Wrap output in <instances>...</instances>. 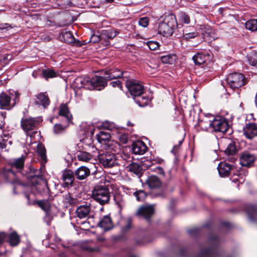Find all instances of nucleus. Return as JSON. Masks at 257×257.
<instances>
[{
	"mask_svg": "<svg viewBox=\"0 0 257 257\" xmlns=\"http://www.w3.org/2000/svg\"><path fill=\"white\" fill-rule=\"evenodd\" d=\"M30 169L31 172L27 176V178L31 180L32 184V190L38 194H42L47 192L49 189L47 186V180L36 175L37 170L35 169L30 168Z\"/></svg>",
	"mask_w": 257,
	"mask_h": 257,
	"instance_id": "1",
	"label": "nucleus"
},
{
	"mask_svg": "<svg viewBox=\"0 0 257 257\" xmlns=\"http://www.w3.org/2000/svg\"><path fill=\"white\" fill-rule=\"evenodd\" d=\"M177 26V23L175 15L173 14L166 16L162 22L160 23L158 32L165 37L171 36L174 30Z\"/></svg>",
	"mask_w": 257,
	"mask_h": 257,
	"instance_id": "2",
	"label": "nucleus"
},
{
	"mask_svg": "<svg viewBox=\"0 0 257 257\" xmlns=\"http://www.w3.org/2000/svg\"><path fill=\"white\" fill-rule=\"evenodd\" d=\"M76 81L81 83L80 87L87 89H95L98 90L102 89L106 85V79L101 76H95L92 79L89 78H77Z\"/></svg>",
	"mask_w": 257,
	"mask_h": 257,
	"instance_id": "3",
	"label": "nucleus"
},
{
	"mask_svg": "<svg viewBox=\"0 0 257 257\" xmlns=\"http://www.w3.org/2000/svg\"><path fill=\"white\" fill-rule=\"evenodd\" d=\"M92 196L93 199L103 205L108 203L110 194L107 188L99 185L94 188L92 191Z\"/></svg>",
	"mask_w": 257,
	"mask_h": 257,
	"instance_id": "4",
	"label": "nucleus"
},
{
	"mask_svg": "<svg viewBox=\"0 0 257 257\" xmlns=\"http://www.w3.org/2000/svg\"><path fill=\"white\" fill-rule=\"evenodd\" d=\"M218 243L219 240L216 236H211L207 242L208 247L201 246L197 257H214L215 255V248Z\"/></svg>",
	"mask_w": 257,
	"mask_h": 257,
	"instance_id": "5",
	"label": "nucleus"
},
{
	"mask_svg": "<svg viewBox=\"0 0 257 257\" xmlns=\"http://www.w3.org/2000/svg\"><path fill=\"white\" fill-rule=\"evenodd\" d=\"M98 159L101 165L105 168H112L118 165L115 155L109 152L100 154Z\"/></svg>",
	"mask_w": 257,
	"mask_h": 257,
	"instance_id": "6",
	"label": "nucleus"
},
{
	"mask_svg": "<svg viewBox=\"0 0 257 257\" xmlns=\"http://www.w3.org/2000/svg\"><path fill=\"white\" fill-rule=\"evenodd\" d=\"M212 118L211 132L225 133L228 129V122L225 118L221 116L210 115Z\"/></svg>",
	"mask_w": 257,
	"mask_h": 257,
	"instance_id": "7",
	"label": "nucleus"
},
{
	"mask_svg": "<svg viewBox=\"0 0 257 257\" xmlns=\"http://www.w3.org/2000/svg\"><path fill=\"white\" fill-rule=\"evenodd\" d=\"M226 81L229 87L235 89L245 84V79L242 74L234 73L230 74L226 78Z\"/></svg>",
	"mask_w": 257,
	"mask_h": 257,
	"instance_id": "8",
	"label": "nucleus"
},
{
	"mask_svg": "<svg viewBox=\"0 0 257 257\" xmlns=\"http://www.w3.org/2000/svg\"><path fill=\"white\" fill-rule=\"evenodd\" d=\"M125 85L132 96H140L143 94L144 90V86L136 81L132 80H127L126 82Z\"/></svg>",
	"mask_w": 257,
	"mask_h": 257,
	"instance_id": "9",
	"label": "nucleus"
},
{
	"mask_svg": "<svg viewBox=\"0 0 257 257\" xmlns=\"http://www.w3.org/2000/svg\"><path fill=\"white\" fill-rule=\"evenodd\" d=\"M78 217L84 219L89 217L93 213V210L90 203L86 202L84 204L79 206L76 211Z\"/></svg>",
	"mask_w": 257,
	"mask_h": 257,
	"instance_id": "10",
	"label": "nucleus"
},
{
	"mask_svg": "<svg viewBox=\"0 0 257 257\" xmlns=\"http://www.w3.org/2000/svg\"><path fill=\"white\" fill-rule=\"evenodd\" d=\"M154 212L153 205H145L141 206L136 213V215L149 220Z\"/></svg>",
	"mask_w": 257,
	"mask_h": 257,
	"instance_id": "11",
	"label": "nucleus"
},
{
	"mask_svg": "<svg viewBox=\"0 0 257 257\" xmlns=\"http://www.w3.org/2000/svg\"><path fill=\"white\" fill-rule=\"evenodd\" d=\"M75 173L70 169H66L63 171L62 175L63 186L69 187L72 186L75 180Z\"/></svg>",
	"mask_w": 257,
	"mask_h": 257,
	"instance_id": "12",
	"label": "nucleus"
},
{
	"mask_svg": "<svg viewBox=\"0 0 257 257\" xmlns=\"http://www.w3.org/2000/svg\"><path fill=\"white\" fill-rule=\"evenodd\" d=\"M38 123V121L34 118H23L21 120V126L27 133L35 129Z\"/></svg>",
	"mask_w": 257,
	"mask_h": 257,
	"instance_id": "13",
	"label": "nucleus"
},
{
	"mask_svg": "<svg viewBox=\"0 0 257 257\" xmlns=\"http://www.w3.org/2000/svg\"><path fill=\"white\" fill-rule=\"evenodd\" d=\"M119 34V32L115 29L103 30L100 34L101 42L105 46L109 45V39H113Z\"/></svg>",
	"mask_w": 257,
	"mask_h": 257,
	"instance_id": "14",
	"label": "nucleus"
},
{
	"mask_svg": "<svg viewBox=\"0 0 257 257\" xmlns=\"http://www.w3.org/2000/svg\"><path fill=\"white\" fill-rule=\"evenodd\" d=\"M255 157L248 152H243L240 156V164L242 166L250 167L253 164Z\"/></svg>",
	"mask_w": 257,
	"mask_h": 257,
	"instance_id": "15",
	"label": "nucleus"
},
{
	"mask_svg": "<svg viewBox=\"0 0 257 257\" xmlns=\"http://www.w3.org/2000/svg\"><path fill=\"white\" fill-rule=\"evenodd\" d=\"M243 134L249 139L257 136V125L255 123H248L243 127Z\"/></svg>",
	"mask_w": 257,
	"mask_h": 257,
	"instance_id": "16",
	"label": "nucleus"
},
{
	"mask_svg": "<svg viewBox=\"0 0 257 257\" xmlns=\"http://www.w3.org/2000/svg\"><path fill=\"white\" fill-rule=\"evenodd\" d=\"M25 157L22 156L20 158L12 159L10 161L9 164L11 168L14 170L16 169L17 172H21L24 168Z\"/></svg>",
	"mask_w": 257,
	"mask_h": 257,
	"instance_id": "17",
	"label": "nucleus"
},
{
	"mask_svg": "<svg viewBox=\"0 0 257 257\" xmlns=\"http://www.w3.org/2000/svg\"><path fill=\"white\" fill-rule=\"evenodd\" d=\"M219 175L222 177L229 175L231 170L233 169V166L227 162H220L217 167Z\"/></svg>",
	"mask_w": 257,
	"mask_h": 257,
	"instance_id": "18",
	"label": "nucleus"
},
{
	"mask_svg": "<svg viewBox=\"0 0 257 257\" xmlns=\"http://www.w3.org/2000/svg\"><path fill=\"white\" fill-rule=\"evenodd\" d=\"M1 175L8 182L13 183L16 180V174L11 168H5Z\"/></svg>",
	"mask_w": 257,
	"mask_h": 257,
	"instance_id": "19",
	"label": "nucleus"
},
{
	"mask_svg": "<svg viewBox=\"0 0 257 257\" xmlns=\"http://www.w3.org/2000/svg\"><path fill=\"white\" fill-rule=\"evenodd\" d=\"M97 226L103 229L104 231L110 230L113 227L111 219L108 215L101 218L97 223Z\"/></svg>",
	"mask_w": 257,
	"mask_h": 257,
	"instance_id": "20",
	"label": "nucleus"
},
{
	"mask_svg": "<svg viewBox=\"0 0 257 257\" xmlns=\"http://www.w3.org/2000/svg\"><path fill=\"white\" fill-rule=\"evenodd\" d=\"M35 102L36 104L42 105L45 108L49 105L50 101L47 94L45 93H40L36 96Z\"/></svg>",
	"mask_w": 257,
	"mask_h": 257,
	"instance_id": "21",
	"label": "nucleus"
},
{
	"mask_svg": "<svg viewBox=\"0 0 257 257\" xmlns=\"http://www.w3.org/2000/svg\"><path fill=\"white\" fill-rule=\"evenodd\" d=\"M210 58V56L209 54H204L198 53L192 57V60L196 65H200L206 63L207 61H209Z\"/></svg>",
	"mask_w": 257,
	"mask_h": 257,
	"instance_id": "22",
	"label": "nucleus"
},
{
	"mask_svg": "<svg viewBox=\"0 0 257 257\" xmlns=\"http://www.w3.org/2000/svg\"><path fill=\"white\" fill-rule=\"evenodd\" d=\"M74 173L77 179L82 180L89 176L90 173L88 168L85 166H81L75 170Z\"/></svg>",
	"mask_w": 257,
	"mask_h": 257,
	"instance_id": "23",
	"label": "nucleus"
},
{
	"mask_svg": "<svg viewBox=\"0 0 257 257\" xmlns=\"http://www.w3.org/2000/svg\"><path fill=\"white\" fill-rule=\"evenodd\" d=\"M147 149L146 145L143 142L135 143L132 146L133 153L136 155L144 154Z\"/></svg>",
	"mask_w": 257,
	"mask_h": 257,
	"instance_id": "24",
	"label": "nucleus"
},
{
	"mask_svg": "<svg viewBox=\"0 0 257 257\" xmlns=\"http://www.w3.org/2000/svg\"><path fill=\"white\" fill-rule=\"evenodd\" d=\"M2 135L0 136V149H6L8 146L12 144V141L9 140L10 135L8 132H5L2 130Z\"/></svg>",
	"mask_w": 257,
	"mask_h": 257,
	"instance_id": "25",
	"label": "nucleus"
},
{
	"mask_svg": "<svg viewBox=\"0 0 257 257\" xmlns=\"http://www.w3.org/2000/svg\"><path fill=\"white\" fill-rule=\"evenodd\" d=\"M210 115L211 114L206 115L205 117L200 122V125L201 128L204 131L211 132L212 125H210V123H212V118H211Z\"/></svg>",
	"mask_w": 257,
	"mask_h": 257,
	"instance_id": "26",
	"label": "nucleus"
},
{
	"mask_svg": "<svg viewBox=\"0 0 257 257\" xmlns=\"http://www.w3.org/2000/svg\"><path fill=\"white\" fill-rule=\"evenodd\" d=\"M59 114L61 116H64L66 118L68 124L71 122L72 116L70 113L68 106L66 104H63L61 105L59 109Z\"/></svg>",
	"mask_w": 257,
	"mask_h": 257,
	"instance_id": "27",
	"label": "nucleus"
},
{
	"mask_svg": "<svg viewBox=\"0 0 257 257\" xmlns=\"http://www.w3.org/2000/svg\"><path fill=\"white\" fill-rule=\"evenodd\" d=\"M147 184L151 189L159 188L161 186V182L160 179L155 176L149 177L147 181Z\"/></svg>",
	"mask_w": 257,
	"mask_h": 257,
	"instance_id": "28",
	"label": "nucleus"
},
{
	"mask_svg": "<svg viewBox=\"0 0 257 257\" xmlns=\"http://www.w3.org/2000/svg\"><path fill=\"white\" fill-rule=\"evenodd\" d=\"M105 79L107 80H111L112 79H116L120 77L122 73L119 70L115 69L114 70H107L105 72Z\"/></svg>",
	"mask_w": 257,
	"mask_h": 257,
	"instance_id": "29",
	"label": "nucleus"
},
{
	"mask_svg": "<svg viewBox=\"0 0 257 257\" xmlns=\"http://www.w3.org/2000/svg\"><path fill=\"white\" fill-rule=\"evenodd\" d=\"M11 97L6 94L5 93H2L0 95V105L2 108H7V107L11 105Z\"/></svg>",
	"mask_w": 257,
	"mask_h": 257,
	"instance_id": "30",
	"label": "nucleus"
},
{
	"mask_svg": "<svg viewBox=\"0 0 257 257\" xmlns=\"http://www.w3.org/2000/svg\"><path fill=\"white\" fill-rule=\"evenodd\" d=\"M127 168L130 171L133 172L137 175H139L142 173V166L138 163L132 162L127 166Z\"/></svg>",
	"mask_w": 257,
	"mask_h": 257,
	"instance_id": "31",
	"label": "nucleus"
},
{
	"mask_svg": "<svg viewBox=\"0 0 257 257\" xmlns=\"http://www.w3.org/2000/svg\"><path fill=\"white\" fill-rule=\"evenodd\" d=\"M20 241V237L16 232L14 231L9 235V242L11 245L16 246Z\"/></svg>",
	"mask_w": 257,
	"mask_h": 257,
	"instance_id": "32",
	"label": "nucleus"
},
{
	"mask_svg": "<svg viewBox=\"0 0 257 257\" xmlns=\"http://www.w3.org/2000/svg\"><path fill=\"white\" fill-rule=\"evenodd\" d=\"M97 139L101 144H106L109 141L110 136L109 134L101 131L97 135Z\"/></svg>",
	"mask_w": 257,
	"mask_h": 257,
	"instance_id": "33",
	"label": "nucleus"
},
{
	"mask_svg": "<svg viewBox=\"0 0 257 257\" xmlns=\"http://www.w3.org/2000/svg\"><path fill=\"white\" fill-rule=\"evenodd\" d=\"M225 153L228 156H233L237 152V149L234 142H231L227 146V147L224 151Z\"/></svg>",
	"mask_w": 257,
	"mask_h": 257,
	"instance_id": "34",
	"label": "nucleus"
},
{
	"mask_svg": "<svg viewBox=\"0 0 257 257\" xmlns=\"http://www.w3.org/2000/svg\"><path fill=\"white\" fill-rule=\"evenodd\" d=\"M77 158L79 161L83 162H88L92 158V155L85 151L80 152L77 155Z\"/></svg>",
	"mask_w": 257,
	"mask_h": 257,
	"instance_id": "35",
	"label": "nucleus"
},
{
	"mask_svg": "<svg viewBox=\"0 0 257 257\" xmlns=\"http://www.w3.org/2000/svg\"><path fill=\"white\" fill-rule=\"evenodd\" d=\"M160 59L163 63L171 64L175 61L176 56L174 55H164L161 56Z\"/></svg>",
	"mask_w": 257,
	"mask_h": 257,
	"instance_id": "36",
	"label": "nucleus"
},
{
	"mask_svg": "<svg viewBox=\"0 0 257 257\" xmlns=\"http://www.w3.org/2000/svg\"><path fill=\"white\" fill-rule=\"evenodd\" d=\"M62 39L67 43H73L75 42V38L69 32H65L62 33Z\"/></svg>",
	"mask_w": 257,
	"mask_h": 257,
	"instance_id": "37",
	"label": "nucleus"
},
{
	"mask_svg": "<svg viewBox=\"0 0 257 257\" xmlns=\"http://www.w3.org/2000/svg\"><path fill=\"white\" fill-rule=\"evenodd\" d=\"M245 28L251 31H257V19H252L246 22Z\"/></svg>",
	"mask_w": 257,
	"mask_h": 257,
	"instance_id": "38",
	"label": "nucleus"
},
{
	"mask_svg": "<svg viewBox=\"0 0 257 257\" xmlns=\"http://www.w3.org/2000/svg\"><path fill=\"white\" fill-rule=\"evenodd\" d=\"M248 63L255 67H257V52H254L247 56Z\"/></svg>",
	"mask_w": 257,
	"mask_h": 257,
	"instance_id": "39",
	"label": "nucleus"
},
{
	"mask_svg": "<svg viewBox=\"0 0 257 257\" xmlns=\"http://www.w3.org/2000/svg\"><path fill=\"white\" fill-rule=\"evenodd\" d=\"M68 124L65 126H63L61 124H55L54 125L53 132L56 135H59L62 134L67 127Z\"/></svg>",
	"mask_w": 257,
	"mask_h": 257,
	"instance_id": "40",
	"label": "nucleus"
},
{
	"mask_svg": "<svg viewBox=\"0 0 257 257\" xmlns=\"http://www.w3.org/2000/svg\"><path fill=\"white\" fill-rule=\"evenodd\" d=\"M37 204L46 212H47L50 208V203L47 200L38 201Z\"/></svg>",
	"mask_w": 257,
	"mask_h": 257,
	"instance_id": "41",
	"label": "nucleus"
},
{
	"mask_svg": "<svg viewBox=\"0 0 257 257\" xmlns=\"http://www.w3.org/2000/svg\"><path fill=\"white\" fill-rule=\"evenodd\" d=\"M43 76L46 78L48 79L49 78H53L56 76V72L51 69H45L43 70L42 72Z\"/></svg>",
	"mask_w": 257,
	"mask_h": 257,
	"instance_id": "42",
	"label": "nucleus"
},
{
	"mask_svg": "<svg viewBox=\"0 0 257 257\" xmlns=\"http://www.w3.org/2000/svg\"><path fill=\"white\" fill-rule=\"evenodd\" d=\"M37 153L43 160L46 158V150L44 147L41 144H39L37 146Z\"/></svg>",
	"mask_w": 257,
	"mask_h": 257,
	"instance_id": "43",
	"label": "nucleus"
},
{
	"mask_svg": "<svg viewBox=\"0 0 257 257\" xmlns=\"http://www.w3.org/2000/svg\"><path fill=\"white\" fill-rule=\"evenodd\" d=\"M133 194L138 201H143L146 197V193L142 190L136 191Z\"/></svg>",
	"mask_w": 257,
	"mask_h": 257,
	"instance_id": "44",
	"label": "nucleus"
},
{
	"mask_svg": "<svg viewBox=\"0 0 257 257\" xmlns=\"http://www.w3.org/2000/svg\"><path fill=\"white\" fill-rule=\"evenodd\" d=\"M147 45L151 50H156L159 47V44L156 41H149L148 42Z\"/></svg>",
	"mask_w": 257,
	"mask_h": 257,
	"instance_id": "45",
	"label": "nucleus"
},
{
	"mask_svg": "<svg viewBox=\"0 0 257 257\" xmlns=\"http://www.w3.org/2000/svg\"><path fill=\"white\" fill-rule=\"evenodd\" d=\"M180 20L181 22L186 24L190 23V18L188 15L185 13H181L180 15Z\"/></svg>",
	"mask_w": 257,
	"mask_h": 257,
	"instance_id": "46",
	"label": "nucleus"
},
{
	"mask_svg": "<svg viewBox=\"0 0 257 257\" xmlns=\"http://www.w3.org/2000/svg\"><path fill=\"white\" fill-rule=\"evenodd\" d=\"M149 102V98L142 96L139 98L137 100V103L141 106H144L146 105Z\"/></svg>",
	"mask_w": 257,
	"mask_h": 257,
	"instance_id": "47",
	"label": "nucleus"
},
{
	"mask_svg": "<svg viewBox=\"0 0 257 257\" xmlns=\"http://www.w3.org/2000/svg\"><path fill=\"white\" fill-rule=\"evenodd\" d=\"M132 219L130 217L127 218L125 220L126 225H124L122 228V231L125 232L127 231L132 227Z\"/></svg>",
	"mask_w": 257,
	"mask_h": 257,
	"instance_id": "48",
	"label": "nucleus"
},
{
	"mask_svg": "<svg viewBox=\"0 0 257 257\" xmlns=\"http://www.w3.org/2000/svg\"><path fill=\"white\" fill-rule=\"evenodd\" d=\"M149 19L147 17H143L140 19L139 24L140 26L146 28L149 25Z\"/></svg>",
	"mask_w": 257,
	"mask_h": 257,
	"instance_id": "49",
	"label": "nucleus"
},
{
	"mask_svg": "<svg viewBox=\"0 0 257 257\" xmlns=\"http://www.w3.org/2000/svg\"><path fill=\"white\" fill-rule=\"evenodd\" d=\"M257 209L256 206L253 205H249L246 208V211L250 215L253 214Z\"/></svg>",
	"mask_w": 257,
	"mask_h": 257,
	"instance_id": "50",
	"label": "nucleus"
},
{
	"mask_svg": "<svg viewBox=\"0 0 257 257\" xmlns=\"http://www.w3.org/2000/svg\"><path fill=\"white\" fill-rule=\"evenodd\" d=\"M90 41L93 43H97L99 41H101V38H100V35H93L90 37Z\"/></svg>",
	"mask_w": 257,
	"mask_h": 257,
	"instance_id": "51",
	"label": "nucleus"
},
{
	"mask_svg": "<svg viewBox=\"0 0 257 257\" xmlns=\"http://www.w3.org/2000/svg\"><path fill=\"white\" fill-rule=\"evenodd\" d=\"M197 36V34L196 33L191 32V33H187L184 34L183 37L185 39H192Z\"/></svg>",
	"mask_w": 257,
	"mask_h": 257,
	"instance_id": "52",
	"label": "nucleus"
},
{
	"mask_svg": "<svg viewBox=\"0 0 257 257\" xmlns=\"http://www.w3.org/2000/svg\"><path fill=\"white\" fill-rule=\"evenodd\" d=\"M119 138L120 141L123 144H127L129 139L128 136L125 134L120 135Z\"/></svg>",
	"mask_w": 257,
	"mask_h": 257,
	"instance_id": "53",
	"label": "nucleus"
},
{
	"mask_svg": "<svg viewBox=\"0 0 257 257\" xmlns=\"http://www.w3.org/2000/svg\"><path fill=\"white\" fill-rule=\"evenodd\" d=\"M110 85H111L113 87H118L120 89H122L121 83L120 82V81H119V80H116V81H112V82L110 83Z\"/></svg>",
	"mask_w": 257,
	"mask_h": 257,
	"instance_id": "54",
	"label": "nucleus"
},
{
	"mask_svg": "<svg viewBox=\"0 0 257 257\" xmlns=\"http://www.w3.org/2000/svg\"><path fill=\"white\" fill-rule=\"evenodd\" d=\"M5 118V115L3 113H0V129L3 130V127L5 125L4 120Z\"/></svg>",
	"mask_w": 257,
	"mask_h": 257,
	"instance_id": "55",
	"label": "nucleus"
},
{
	"mask_svg": "<svg viewBox=\"0 0 257 257\" xmlns=\"http://www.w3.org/2000/svg\"><path fill=\"white\" fill-rule=\"evenodd\" d=\"M188 232L191 235H196L198 233V229L196 228H192L188 230Z\"/></svg>",
	"mask_w": 257,
	"mask_h": 257,
	"instance_id": "56",
	"label": "nucleus"
},
{
	"mask_svg": "<svg viewBox=\"0 0 257 257\" xmlns=\"http://www.w3.org/2000/svg\"><path fill=\"white\" fill-rule=\"evenodd\" d=\"M104 127L109 130H112L114 128L113 123H105L103 124Z\"/></svg>",
	"mask_w": 257,
	"mask_h": 257,
	"instance_id": "57",
	"label": "nucleus"
},
{
	"mask_svg": "<svg viewBox=\"0 0 257 257\" xmlns=\"http://www.w3.org/2000/svg\"><path fill=\"white\" fill-rule=\"evenodd\" d=\"M12 27L9 24L5 23L0 25V30L8 29V28H12Z\"/></svg>",
	"mask_w": 257,
	"mask_h": 257,
	"instance_id": "58",
	"label": "nucleus"
},
{
	"mask_svg": "<svg viewBox=\"0 0 257 257\" xmlns=\"http://www.w3.org/2000/svg\"><path fill=\"white\" fill-rule=\"evenodd\" d=\"M6 237V235L4 232H0V245L4 242Z\"/></svg>",
	"mask_w": 257,
	"mask_h": 257,
	"instance_id": "59",
	"label": "nucleus"
},
{
	"mask_svg": "<svg viewBox=\"0 0 257 257\" xmlns=\"http://www.w3.org/2000/svg\"><path fill=\"white\" fill-rule=\"evenodd\" d=\"M186 250L185 248H181L178 252V255L180 256H184L186 255Z\"/></svg>",
	"mask_w": 257,
	"mask_h": 257,
	"instance_id": "60",
	"label": "nucleus"
},
{
	"mask_svg": "<svg viewBox=\"0 0 257 257\" xmlns=\"http://www.w3.org/2000/svg\"><path fill=\"white\" fill-rule=\"evenodd\" d=\"M156 170H157V172L160 174H162V175H164V172L163 170V169L161 168V167H157L156 168Z\"/></svg>",
	"mask_w": 257,
	"mask_h": 257,
	"instance_id": "61",
	"label": "nucleus"
},
{
	"mask_svg": "<svg viewBox=\"0 0 257 257\" xmlns=\"http://www.w3.org/2000/svg\"><path fill=\"white\" fill-rule=\"evenodd\" d=\"M163 162V159H158V163L161 164Z\"/></svg>",
	"mask_w": 257,
	"mask_h": 257,
	"instance_id": "62",
	"label": "nucleus"
},
{
	"mask_svg": "<svg viewBox=\"0 0 257 257\" xmlns=\"http://www.w3.org/2000/svg\"><path fill=\"white\" fill-rule=\"evenodd\" d=\"M15 95H16V98H18L19 96V93L17 92H15Z\"/></svg>",
	"mask_w": 257,
	"mask_h": 257,
	"instance_id": "63",
	"label": "nucleus"
},
{
	"mask_svg": "<svg viewBox=\"0 0 257 257\" xmlns=\"http://www.w3.org/2000/svg\"><path fill=\"white\" fill-rule=\"evenodd\" d=\"M229 160H230L231 162H233V161H234V157H231V158H229Z\"/></svg>",
	"mask_w": 257,
	"mask_h": 257,
	"instance_id": "64",
	"label": "nucleus"
}]
</instances>
